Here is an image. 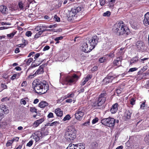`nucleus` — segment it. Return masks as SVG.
<instances>
[{
	"label": "nucleus",
	"instance_id": "1",
	"mask_svg": "<svg viewBox=\"0 0 149 149\" xmlns=\"http://www.w3.org/2000/svg\"><path fill=\"white\" fill-rule=\"evenodd\" d=\"M99 40L96 35H94L91 38H87L86 41L82 44L81 49L85 53L90 52L97 45Z\"/></svg>",
	"mask_w": 149,
	"mask_h": 149
},
{
	"label": "nucleus",
	"instance_id": "2",
	"mask_svg": "<svg viewBox=\"0 0 149 149\" xmlns=\"http://www.w3.org/2000/svg\"><path fill=\"white\" fill-rule=\"evenodd\" d=\"M113 32L118 35H127L130 33L128 28L124 25L122 22L116 23L113 26Z\"/></svg>",
	"mask_w": 149,
	"mask_h": 149
},
{
	"label": "nucleus",
	"instance_id": "3",
	"mask_svg": "<svg viewBox=\"0 0 149 149\" xmlns=\"http://www.w3.org/2000/svg\"><path fill=\"white\" fill-rule=\"evenodd\" d=\"M49 89L48 85L45 81L36 83L34 87L35 92L40 95L45 93Z\"/></svg>",
	"mask_w": 149,
	"mask_h": 149
},
{
	"label": "nucleus",
	"instance_id": "4",
	"mask_svg": "<svg viewBox=\"0 0 149 149\" xmlns=\"http://www.w3.org/2000/svg\"><path fill=\"white\" fill-rule=\"evenodd\" d=\"M77 132V130L74 126L69 127L65 133V138L69 141H73L76 137Z\"/></svg>",
	"mask_w": 149,
	"mask_h": 149
},
{
	"label": "nucleus",
	"instance_id": "5",
	"mask_svg": "<svg viewBox=\"0 0 149 149\" xmlns=\"http://www.w3.org/2000/svg\"><path fill=\"white\" fill-rule=\"evenodd\" d=\"M107 97V94L105 91H104L99 95L96 101L94 103V106H100L104 104Z\"/></svg>",
	"mask_w": 149,
	"mask_h": 149
},
{
	"label": "nucleus",
	"instance_id": "6",
	"mask_svg": "<svg viewBox=\"0 0 149 149\" xmlns=\"http://www.w3.org/2000/svg\"><path fill=\"white\" fill-rule=\"evenodd\" d=\"M79 78V76L75 74L72 76H67L65 78L64 82L62 83V84L63 85L65 84L71 85L75 84Z\"/></svg>",
	"mask_w": 149,
	"mask_h": 149
},
{
	"label": "nucleus",
	"instance_id": "7",
	"mask_svg": "<svg viewBox=\"0 0 149 149\" xmlns=\"http://www.w3.org/2000/svg\"><path fill=\"white\" fill-rule=\"evenodd\" d=\"M81 7H78L75 8H72L67 14V17L68 20L71 21L76 17L77 13L81 10Z\"/></svg>",
	"mask_w": 149,
	"mask_h": 149
},
{
	"label": "nucleus",
	"instance_id": "8",
	"mask_svg": "<svg viewBox=\"0 0 149 149\" xmlns=\"http://www.w3.org/2000/svg\"><path fill=\"white\" fill-rule=\"evenodd\" d=\"M101 122L105 125L109 127H112L115 125V120L113 118L110 117L102 120Z\"/></svg>",
	"mask_w": 149,
	"mask_h": 149
},
{
	"label": "nucleus",
	"instance_id": "9",
	"mask_svg": "<svg viewBox=\"0 0 149 149\" xmlns=\"http://www.w3.org/2000/svg\"><path fill=\"white\" fill-rule=\"evenodd\" d=\"M84 110L83 107L79 108L76 111L75 114V118L79 120H81L84 115Z\"/></svg>",
	"mask_w": 149,
	"mask_h": 149
},
{
	"label": "nucleus",
	"instance_id": "10",
	"mask_svg": "<svg viewBox=\"0 0 149 149\" xmlns=\"http://www.w3.org/2000/svg\"><path fill=\"white\" fill-rule=\"evenodd\" d=\"M41 65L39 68L38 70L35 72L33 74H30L29 76H32V77H34L37 74H42L44 72L43 68L44 67V65Z\"/></svg>",
	"mask_w": 149,
	"mask_h": 149
},
{
	"label": "nucleus",
	"instance_id": "11",
	"mask_svg": "<svg viewBox=\"0 0 149 149\" xmlns=\"http://www.w3.org/2000/svg\"><path fill=\"white\" fill-rule=\"evenodd\" d=\"M115 78V77L109 75L103 80V81L105 84H107L111 82L112 80Z\"/></svg>",
	"mask_w": 149,
	"mask_h": 149
},
{
	"label": "nucleus",
	"instance_id": "12",
	"mask_svg": "<svg viewBox=\"0 0 149 149\" xmlns=\"http://www.w3.org/2000/svg\"><path fill=\"white\" fill-rule=\"evenodd\" d=\"M35 135L34 136V139L36 142L42 138L43 136L42 132L40 131L36 132L35 133Z\"/></svg>",
	"mask_w": 149,
	"mask_h": 149
},
{
	"label": "nucleus",
	"instance_id": "13",
	"mask_svg": "<svg viewBox=\"0 0 149 149\" xmlns=\"http://www.w3.org/2000/svg\"><path fill=\"white\" fill-rule=\"evenodd\" d=\"M118 107V104L117 103H116L110 109V111L112 113H116L117 111Z\"/></svg>",
	"mask_w": 149,
	"mask_h": 149
},
{
	"label": "nucleus",
	"instance_id": "14",
	"mask_svg": "<svg viewBox=\"0 0 149 149\" xmlns=\"http://www.w3.org/2000/svg\"><path fill=\"white\" fill-rule=\"evenodd\" d=\"M0 11L3 14H7L8 12V10L6 6L4 5H2L0 6Z\"/></svg>",
	"mask_w": 149,
	"mask_h": 149
},
{
	"label": "nucleus",
	"instance_id": "15",
	"mask_svg": "<svg viewBox=\"0 0 149 149\" xmlns=\"http://www.w3.org/2000/svg\"><path fill=\"white\" fill-rule=\"evenodd\" d=\"M143 23L145 24L149 25V12L147 13L145 15Z\"/></svg>",
	"mask_w": 149,
	"mask_h": 149
},
{
	"label": "nucleus",
	"instance_id": "16",
	"mask_svg": "<svg viewBox=\"0 0 149 149\" xmlns=\"http://www.w3.org/2000/svg\"><path fill=\"white\" fill-rule=\"evenodd\" d=\"M44 121L43 118H41L36 121L33 123V126L34 127H37L39 124Z\"/></svg>",
	"mask_w": 149,
	"mask_h": 149
},
{
	"label": "nucleus",
	"instance_id": "17",
	"mask_svg": "<svg viewBox=\"0 0 149 149\" xmlns=\"http://www.w3.org/2000/svg\"><path fill=\"white\" fill-rule=\"evenodd\" d=\"M55 113L58 117H61L63 115V111L59 108H58L55 110Z\"/></svg>",
	"mask_w": 149,
	"mask_h": 149
},
{
	"label": "nucleus",
	"instance_id": "18",
	"mask_svg": "<svg viewBox=\"0 0 149 149\" xmlns=\"http://www.w3.org/2000/svg\"><path fill=\"white\" fill-rule=\"evenodd\" d=\"M92 77V75L91 74H88L87 76L85 78L84 81L82 82L81 85H84L86 83L91 79Z\"/></svg>",
	"mask_w": 149,
	"mask_h": 149
},
{
	"label": "nucleus",
	"instance_id": "19",
	"mask_svg": "<svg viewBox=\"0 0 149 149\" xmlns=\"http://www.w3.org/2000/svg\"><path fill=\"white\" fill-rule=\"evenodd\" d=\"M48 105V104L46 101H42L39 104V106L41 108H44Z\"/></svg>",
	"mask_w": 149,
	"mask_h": 149
},
{
	"label": "nucleus",
	"instance_id": "20",
	"mask_svg": "<svg viewBox=\"0 0 149 149\" xmlns=\"http://www.w3.org/2000/svg\"><path fill=\"white\" fill-rule=\"evenodd\" d=\"M1 109L5 114H7L8 113V110L6 108V106L5 105H1Z\"/></svg>",
	"mask_w": 149,
	"mask_h": 149
},
{
	"label": "nucleus",
	"instance_id": "21",
	"mask_svg": "<svg viewBox=\"0 0 149 149\" xmlns=\"http://www.w3.org/2000/svg\"><path fill=\"white\" fill-rule=\"evenodd\" d=\"M132 113L129 111H126L125 114V117L127 119H129L130 118Z\"/></svg>",
	"mask_w": 149,
	"mask_h": 149
},
{
	"label": "nucleus",
	"instance_id": "22",
	"mask_svg": "<svg viewBox=\"0 0 149 149\" xmlns=\"http://www.w3.org/2000/svg\"><path fill=\"white\" fill-rule=\"evenodd\" d=\"M77 147V144L74 145V144L71 143L70 144L66 149H76V148Z\"/></svg>",
	"mask_w": 149,
	"mask_h": 149
},
{
	"label": "nucleus",
	"instance_id": "23",
	"mask_svg": "<svg viewBox=\"0 0 149 149\" xmlns=\"http://www.w3.org/2000/svg\"><path fill=\"white\" fill-rule=\"evenodd\" d=\"M136 45L138 48L139 50H141L144 47L142 42H140L139 43H137Z\"/></svg>",
	"mask_w": 149,
	"mask_h": 149
},
{
	"label": "nucleus",
	"instance_id": "24",
	"mask_svg": "<svg viewBox=\"0 0 149 149\" xmlns=\"http://www.w3.org/2000/svg\"><path fill=\"white\" fill-rule=\"evenodd\" d=\"M20 75V74L17 73L14 74L11 77V79L12 80H14L15 78L17 79L19 77Z\"/></svg>",
	"mask_w": 149,
	"mask_h": 149
},
{
	"label": "nucleus",
	"instance_id": "25",
	"mask_svg": "<svg viewBox=\"0 0 149 149\" xmlns=\"http://www.w3.org/2000/svg\"><path fill=\"white\" fill-rule=\"evenodd\" d=\"M33 61V58H30L28 59L25 60V62L27 65H29Z\"/></svg>",
	"mask_w": 149,
	"mask_h": 149
},
{
	"label": "nucleus",
	"instance_id": "26",
	"mask_svg": "<svg viewBox=\"0 0 149 149\" xmlns=\"http://www.w3.org/2000/svg\"><path fill=\"white\" fill-rule=\"evenodd\" d=\"M18 5L20 10L24 9V4L21 1L19 2Z\"/></svg>",
	"mask_w": 149,
	"mask_h": 149
},
{
	"label": "nucleus",
	"instance_id": "27",
	"mask_svg": "<svg viewBox=\"0 0 149 149\" xmlns=\"http://www.w3.org/2000/svg\"><path fill=\"white\" fill-rule=\"evenodd\" d=\"M144 140L147 144L149 145V134L146 135L144 138Z\"/></svg>",
	"mask_w": 149,
	"mask_h": 149
},
{
	"label": "nucleus",
	"instance_id": "28",
	"mask_svg": "<svg viewBox=\"0 0 149 149\" xmlns=\"http://www.w3.org/2000/svg\"><path fill=\"white\" fill-rule=\"evenodd\" d=\"M111 42H107L104 45V46L107 48L110 49L111 47Z\"/></svg>",
	"mask_w": 149,
	"mask_h": 149
},
{
	"label": "nucleus",
	"instance_id": "29",
	"mask_svg": "<svg viewBox=\"0 0 149 149\" xmlns=\"http://www.w3.org/2000/svg\"><path fill=\"white\" fill-rule=\"evenodd\" d=\"M138 59L137 57L134 58H132L130 61L131 64H133L135 62H136L138 61Z\"/></svg>",
	"mask_w": 149,
	"mask_h": 149
},
{
	"label": "nucleus",
	"instance_id": "30",
	"mask_svg": "<svg viewBox=\"0 0 149 149\" xmlns=\"http://www.w3.org/2000/svg\"><path fill=\"white\" fill-rule=\"evenodd\" d=\"M16 32H14L12 33H11L10 34H8L7 35V37L8 38H13L14 36L15 35V34L16 33Z\"/></svg>",
	"mask_w": 149,
	"mask_h": 149
},
{
	"label": "nucleus",
	"instance_id": "31",
	"mask_svg": "<svg viewBox=\"0 0 149 149\" xmlns=\"http://www.w3.org/2000/svg\"><path fill=\"white\" fill-rule=\"evenodd\" d=\"M42 32L40 31H39L34 36V38L35 39H37L38 38H39L40 35L42 34Z\"/></svg>",
	"mask_w": 149,
	"mask_h": 149
},
{
	"label": "nucleus",
	"instance_id": "32",
	"mask_svg": "<svg viewBox=\"0 0 149 149\" xmlns=\"http://www.w3.org/2000/svg\"><path fill=\"white\" fill-rule=\"evenodd\" d=\"M98 144L96 142H93L91 143V147L95 149L97 147Z\"/></svg>",
	"mask_w": 149,
	"mask_h": 149
},
{
	"label": "nucleus",
	"instance_id": "33",
	"mask_svg": "<svg viewBox=\"0 0 149 149\" xmlns=\"http://www.w3.org/2000/svg\"><path fill=\"white\" fill-rule=\"evenodd\" d=\"M74 96V94L73 93H68L66 95L65 97V98H66L68 97H73Z\"/></svg>",
	"mask_w": 149,
	"mask_h": 149
},
{
	"label": "nucleus",
	"instance_id": "34",
	"mask_svg": "<svg viewBox=\"0 0 149 149\" xmlns=\"http://www.w3.org/2000/svg\"><path fill=\"white\" fill-rule=\"evenodd\" d=\"M111 14V13L109 11H108L103 14V16L104 17H109Z\"/></svg>",
	"mask_w": 149,
	"mask_h": 149
},
{
	"label": "nucleus",
	"instance_id": "35",
	"mask_svg": "<svg viewBox=\"0 0 149 149\" xmlns=\"http://www.w3.org/2000/svg\"><path fill=\"white\" fill-rule=\"evenodd\" d=\"M6 125V123L5 122H3L0 123V127L2 128H5Z\"/></svg>",
	"mask_w": 149,
	"mask_h": 149
},
{
	"label": "nucleus",
	"instance_id": "36",
	"mask_svg": "<svg viewBox=\"0 0 149 149\" xmlns=\"http://www.w3.org/2000/svg\"><path fill=\"white\" fill-rule=\"evenodd\" d=\"M71 118L70 116L69 115H66L63 119L64 121H66L67 120H69Z\"/></svg>",
	"mask_w": 149,
	"mask_h": 149
},
{
	"label": "nucleus",
	"instance_id": "37",
	"mask_svg": "<svg viewBox=\"0 0 149 149\" xmlns=\"http://www.w3.org/2000/svg\"><path fill=\"white\" fill-rule=\"evenodd\" d=\"M59 124V123L58 121H55L52 123H50V126H56L58 124Z\"/></svg>",
	"mask_w": 149,
	"mask_h": 149
},
{
	"label": "nucleus",
	"instance_id": "38",
	"mask_svg": "<svg viewBox=\"0 0 149 149\" xmlns=\"http://www.w3.org/2000/svg\"><path fill=\"white\" fill-rule=\"evenodd\" d=\"M13 142V141L12 140L8 141L6 143V145L8 146H10Z\"/></svg>",
	"mask_w": 149,
	"mask_h": 149
},
{
	"label": "nucleus",
	"instance_id": "39",
	"mask_svg": "<svg viewBox=\"0 0 149 149\" xmlns=\"http://www.w3.org/2000/svg\"><path fill=\"white\" fill-rule=\"evenodd\" d=\"M99 1L101 6H104L105 3V0H99Z\"/></svg>",
	"mask_w": 149,
	"mask_h": 149
},
{
	"label": "nucleus",
	"instance_id": "40",
	"mask_svg": "<svg viewBox=\"0 0 149 149\" xmlns=\"http://www.w3.org/2000/svg\"><path fill=\"white\" fill-rule=\"evenodd\" d=\"M135 101L136 100L135 99L132 98L130 100V104L132 105L134 104L135 103Z\"/></svg>",
	"mask_w": 149,
	"mask_h": 149
},
{
	"label": "nucleus",
	"instance_id": "41",
	"mask_svg": "<svg viewBox=\"0 0 149 149\" xmlns=\"http://www.w3.org/2000/svg\"><path fill=\"white\" fill-rule=\"evenodd\" d=\"M54 19L57 22H59L60 21V18L58 17L56 15H55L54 16Z\"/></svg>",
	"mask_w": 149,
	"mask_h": 149
},
{
	"label": "nucleus",
	"instance_id": "42",
	"mask_svg": "<svg viewBox=\"0 0 149 149\" xmlns=\"http://www.w3.org/2000/svg\"><path fill=\"white\" fill-rule=\"evenodd\" d=\"M32 34L31 32L30 31H28L26 32V35L28 37H29L31 36Z\"/></svg>",
	"mask_w": 149,
	"mask_h": 149
},
{
	"label": "nucleus",
	"instance_id": "43",
	"mask_svg": "<svg viewBox=\"0 0 149 149\" xmlns=\"http://www.w3.org/2000/svg\"><path fill=\"white\" fill-rule=\"evenodd\" d=\"M105 58L103 57L100 58L99 61L100 63H102L105 61Z\"/></svg>",
	"mask_w": 149,
	"mask_h": 149
},
{
	"label": "nucleus",
	"instance_id": "44",
	"mask_svg": "<svg viewBox=\"0 0 149 149\" xmlns=\"http://www.w3.org/2000/svg\"><path fill=\"white\" fill-rule=\"evenodd\" d=\"M33 143V141H32V140H31L27 144L26 146L29 147H30L32 146Z\"/></svg>",
	"mask_w": 149,
	"mask_h": 149
},
{
	"label": "nucleus",
	"instance_id": "45",
	"mask_svg": "<svg viewBox=\"0 0 149 149\" xmlns=\"http://www.w3.org/2000/svg\"><path fill=\"white\" fill-rule=\"evenodd\" d=\"M20 103L21 104L25 105L26 104V102L23 99H21L20 100Z\"/></svg>",
	"mask_w": 149,
	"mask_h": 149
},
{
	"label": "nucleus",
	"instance_id": "46",
	"mask_svg": "<svg viewBox=\"0 0 149 149\" xmlns=\"http://www.w3.org/2000/svg\"><path fill=\"white\" fill-rule=\"evenodd\" d=\"M89 124H90V121L89 120H88V121L83 123L82 124V125H84V126H87V125H89Z\"/></svg>",
	"mask_w": 149,
	"mask_h": 149
},
{
	"label": "nucleus",
	"instance_id": "47",
	"mask_svg": "<svg viewBox=\"0 0 149 149\" xmlns=\"http://www.w3.org/2000/svg\"><path fill=\"white\" fill-rule=\"evenodd\" d=\"M137 68H131L129 69L128 72H133L137 70Z\"/></svg>",
	"mask_w": 149,
	"mask_h": 149
},
{
	"label": "nucleus",
	"instance_id": "48",
	"mask_svg": "<svg viewBox=\"0 0 149 149\" xmlns=\"http://www.w3.org/2000/svg\"><path fill=\"white\" fill-rule=\"evenodd\" d=\"M98 120V119L97 118H95L93 119L92 122L93 124H95L97 123Z\"/></svg>",
	"mask_w": 149,
	"mask_h": 149
},
{
	"label": "nucleus",
	"instance_id": "49",
	"mask_svg": "<svg viewBox=\"0 0 149 149\" xmlns=\"http://www.w3.org/2000/svg\"><path fill=\"white\" fill-rule=\"evenodd\" d=\"M63 38V37L62 36H61L59 37L56 38L54 39L55 41H59V40L62 39Z\"/></svg>",
	"mask_w": 149,
	"mask_h": 149
},
{
	"label": "nucleus",
	"instance_id": "50",
	"mask_svg": "<svg viewBox=\"0 0 149 149\" xmlns=\"http://www.w3.org/2000/svg\"><path fill=\"white\" fill-rule=\"evenodd\" d=\"M121 62L118 60H115L113 61V63L115 65H116L119 64V62Z\"/></svg>",
	"mask_w": 149,
	"mask_h": 149
},
{
	"label": "nucleus",
	"instance_id": "51",
	"mask_svg": "<svg viewBox=\"0 0 149 149\" xmlns=\"http://www.w3.org/2000/svg\"><path fill=\"white\" fill-rule=\"evenodd\" d=\"M35 29L36 31H40L42 29L41 26H38L35 28Z\"/></svg>",
	"mask_w": 149,
	"mask_h": 149
},
{
	"label": "nucleus",
	"instance_id": "52",
	"mask_svg": "<svg viewBox=\"0 0 149 149\" xmlns=\"http://www.w3.org/2000/svg\"><path fill=\"white\" fill-rule=\"evenodd\" d=\"M36 109L33 107H31L30 109V111L32 112H36Z\"/></svg>",
	"mask_w": 149,
	"mask_h": 149
},
{
	"label": "nucleus",
	"instance_id": "53",
	"mask_svg": "<svg viewBox=\"0 0 149 149\" xmlns=\"http://www.w3.org/2000/svg\"><path fill=\"white\" fill-rule=\"evenodd\" d=\"M122 91V89L121 88L120 89H117L116 90V92L118 94H119L121 93V92Z\"/></svg>",
	"mask_w": 149,
	"mask_h": 149
},
{
	"label": "nucleus",
	"instance_id": "54",
	"mask_svg": "<svg viewBox=\"0 0 149 149\" xmlns=\"http://www.w3.org/2000/svg\"><path fill=\"white\" fill-rule=\"evenodd\" d=\"M1 24L2 26L4 25H11V24L9 22L7 23V22H2L1 23Z\"/></svg>",
	"mask_w": 149,
	"mask_h": 149
},
{
	"label": "nucleus",
	"instance_id": "55",
	"mask_svg": "<svg viewBox=\"0 0 149 149\" xmlns=\"http://www.w3.org/2000/svg\"><path fill=\"white\" fill-rule=\"evenodd\" d=\"M53 114L52 113H50L48 115L47 117L49 118H51L53 117Z\"/></svg>",
	"mask_w": 149,
	"mask_h": 149
},
{
	"label": "nucleus",
	"instance_id": "56",
	"mask_svg": "<svg viewBox=\"0 0 149 149\" xmlns=\"http://www.w3.org/2000/svg\"><path fill=\"white\" fill-rule=\"evenodd\" d=\"M49 48L50 47L49 46L46 45L44 48L43 50L44 51H45L48 50L49 49Z\"/></svg>",
	"mask_w": 149,
	"mask_h": 149
},
{
	"label": "nucleus",
	"instance_id": "57",
	"mask_svg": "<svg viewBox=\"0 0 149 149\" xmlns=\"http://www.w3.org/2000/svg\"><path fill=\"white\" fill-rule=\"evenodd\" d=\"M1 87L3 88V89H6L7 87V86L6 85L4 84H2L1 85Z\"/></svg>",
	"mask_w": 149,
	"mask_h": 149
},
{
	"label": "nucleus",
	"instance_id": "58",
	"mask_svg": "<svg viewBox=\"0 0 149 149\" xmlns=\"http://www.w3.org/2000/svg\"><path fill=\"white\" fill-rule=\"evenodd\" d=\"M97 66H95L92 68L91 69V70L93 71H95L97 70Z\"/></svg>",
	"mask_w": 149,
	"mask_h": 149
},
{
	"label": "nucleus",
	"instance_id": "59",
	"mask_svg": "<svg viewBox=\"0 0 149 149\" xmlns=\"http://www.w3.org/2000/svg\"><path fill=\"white\" fill-rule=\"evenodd\" d=\"M40 55V54L39 53L36 54L34 57V59L36 60L37 58H38L39 56Z\"/></svg>",
	"mask_w": 149,
	"mask_h": 149
},
{
	"label": "nucleus",
	"instance_id": "60",
	"mask_svg": "<svg viewBox=\"0 0 149 149\" xmlns=\"http://www.w3.org/2000/svg\"><path fill=\"white\" fill-rule=\"evenodd\" d=\"M144 107H145V102H143L141 104V108L143 109H144Z\"/></svg>",
	"mask_w": 149,
	"mask_h": 149
},
{
	"label": "nucleus",
	"instance_id": "61",
	"mask_svg": "<svg viewBox=\"0 0 149 149\" xmlns=\"http://www.w3.org/2000/svg\"><path fill=\"white\" fill-rule=\"evenodd\" d=\"M26 81H24L22 82V84H21V86H24L26 85Z\"/></svg>",
	"mask_w": 149,
	"mask_h": 149
},
{
	"label": "nucleus",
	"instance_id": "62",
	"mask_svg": "<svg viewBox=\"0 0 149 149\" xmlns=\"http://www.w3.org/2000/svg\"><path fill=\"white\" fill-rule=\"evenodd\" d=\"M19 139V138L17 137H15L12 140L13 141H18Z\"/></svg>",
	"mask_w": 149,
	"mask_h": 149
},
{
	"label": "nucleus",
	"instance_id": "63",
	"mask_svg": "<svg viewBox=\"0 0 149 149\" xmlns=\"http://www.w3.org/2000/svg\"><path fill=\"white\" fill-rule=\"evenodd\" d=\"M15 52L16 53H18L19 52V49L18 48H16L15 51Z\"/></svg>",
	"mask_w": 149,
	"mask_h": 149
},
{
	"label": "nucleus",
	"instance_id": "64",
	"mask_svg": "<svg viewBox=\"0 0 149 149\" xmlns=\"http://www.w3.org/2000/svg\"><path fill=\"white\" fill-rule=\"evenodd\" d=\"M108 56L110 57H113L114 56V54L113 53H111L109 54Z\"/></svg>",
	"mask_w": 149,
	"mask_h": 149
}]
</instances>
